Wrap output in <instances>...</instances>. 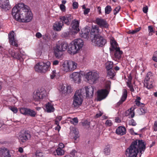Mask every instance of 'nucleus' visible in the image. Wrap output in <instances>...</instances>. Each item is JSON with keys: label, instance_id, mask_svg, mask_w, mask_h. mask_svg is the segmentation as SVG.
Here are the masks:
<instances>
[{"label": "nucleus", "instance_id": "64", "mask_svg": "<svg viewBox=\"0 0 157 157\" xmlns=\"http://www.w3.org/2000/svg\"><path fill=\"white\" fill-rule=\"evenodd\" d=\"M154 130L155 131H157V121L155 122L154 125Z\"/></svg>", "mask_w": 157, "mask_h": 157}, {"label": "nucleus", "instance_id": "35", "mask_svg": "<svg viewBox=\"0 0 157 157\" xmlns=\"http://www.w3.org/2000/svg\"><path fill=\"white\" fill-rule=\"evenodd\" d=\"M27 115L32 117H35L36 114V113L35 111L29 108V109Z\"/></svg>", "mask_w": 157, "mask_h": 157}, {"label": "nucleus", "instance_id": "9", "mask_svg": "<svg viewBox=\"0 0 157 157\" xmlns=\"http://www.w3.org/2000/svg\"><path fill=\"white\" fill-rule=\"evenodd\" d=\"M30 138V134L28 131H22L18 137L19 141L21 144L25 142Z\"/></svg>", "mask_w": 157, "mask_h": 157}, {"label": "nucleus", "instance_id": "22", "mask_svg": "<svg viewBox=\"0 0 157 157\" xmlns=\"http://www.w3.org/2000/svg\"><path fill=\"white\" fill-rule=\"evenodd\" d=\"M127 96V91L125 89L123 90V94L121 100L117 103V105L118 106L124 101Z\"/></svg>", "mask_w": 157, "mask_h": 157}, {"label": "nucleus", "instance_id": "51", "mask_svg": "<svg viewBox=\"0 0 157 157\" xmlns=\"http://www.w3.org/2000/svg\"><path fill=\"white\" fill-rule=\"evenodd\" d=\"M121 7L119 6L116 7L113 10V13L114 14H117L119 11L120 10Z\"/></svg>", "mask_w": 157, "mask_h": 157}, {"label": "nucleus", "instance_id": "36", "mask_svg": "<svg viewBox=\"0 0 157 157\" xmlns=\"http://www.w3.org/2000/svg\"><path fill=\"white\" fill-rule=\"evenodd\" d=\"M113 63L112 62H108L106 63V67L108 70L113 69Z\"/></svg>", "mask_w": 157, "mask_h": 157}, {"label": "nucleus", "instance_id": "50", "mask_svg": "<svg viewBox=\"0 0 157 157\" xmlns=\"http://www.w3.org/2000/svg\"><path fill=\"white\" fill-rule=\"evenodd\" d=\"M152 59L154 61L157 62V51L154 52Z\"/></svg>", "mask_w": 157, "mask_h": 157}, {"label": "nucleus", "instance_id": "18", "mask_svg": "<svg viewBox=\"0 0 157 157\" xmlns=\"http://www.w3.org/2000/svg\"><path fill=\"white\" fill-rule=\"evenodd\" d=\"M81 75L79 73L74 72L70 75V77L73 79L75 82L78 83L81 81Z\"/></svg>", "mask_w": 157, "mask_h": 157}, {"label": "nucleus", "instance_id": "32", "mask_svg": "<svg viewBox=\"0 0 157 157\" xmlns=\"http://www.w3.org/2000/svg\"><path fill=\"white\" fill-rule=\"evenodd\" d=\"M111 48H110V50L111 51H113L114 49L117 48H119L117 47V44L115 40H113L111 41Z\"/></svg>", "mask_w": 157, "mask_h": 157}, {"label": "nucleus", "instance_id": "42", "mask_svg": "<svg viewBox=\"0 0 157 157\" xmlns=\"http://www.w3.org/2000/svg\"><path fill=\"white\" fill-rule=\"evenodd\" d=\"M75 136L74 137V139L75 140V142H77L79 140V135L78 133V132L76 131V132L75 133Z\"/></svg>", "mask_w": 157, "mask_h": 157}, {"label": "nucleus", "instance_id": "7", "mask_svg": "<svg viewBox=\"0 0 157 157\" xmlns=\"http://www.w3.org/2000/svg\"><path fill=\"white\" fill-rule=\"evenodd\" d=\"M95 46L102 47L106 43V40L103 37L100 35H95L92 40Z\"/></svg>", "mask_w": 157, "mask_h": 157}, {"label": "nucleus", "instance_id": "55", "mask_svg": "<svg viewBox=\"0 0 157 157\" xmlns=\"http://www.w3.org/2000/svg\"><path fill=\"white\" fill-rule=\"evenodd\" d=\"M66 87L63 84L60 85L59 87V90L61 91H63L65 89Z\"/></svg>", "mask_w": 157, "mask_h": 157}, {"label": "nucleus", "instance_id": "52", "mask_svg": "<svg viewBox=\"0 0 157 157\" xmlns=\"http://www.w3.org/2000/svg\"><path fill=\"white\" fill-rule=\"evenodd\" d=\"M105 124L108 126H110L112 125V123L110 120H108L106 121Z\"/></svg>", "mask_w": 157, "mask_h": 157}, {"label": "nucleus", "instance_id": "44", "mask_svg": "<svg viewBox=\"0 0 157 157\" xmlns=\"http://www.w3.org/2000/svg\"><path fill=\"white\" fill-rule=\"evenodd\" d=\"M141 29L140 27H139L138 28L135 29L134 30L129 31V33L132 34H134L137 32H139Z\"/></svg>", "mask_w": 157, "mask_h": 157}, {"label": "nucleus", "instance_id": "12", "mask_svg": "<svg viewBox=\"0 0 157 157\" xmlns=\"http://www.w3.org/2000/svg\"><path fill=\"white\" fill-rule=\"evenodd\" d=\"M15 33L14 32L12 31L9 34V39L10 44L15 46L16 47H17L18 46L17 40L15 39Z\"/></svg>", "mask_w": 157, "mask_h": 157}, {"label": "nucleus", "instance_id": "63", "mask_svg": "<svg viewBox=\"0 0 157 157\" xmlns=\"http://www.w3.org/2000/svg\"><path fill=\"white\" fill-rule=\"evenodd\" d=\"M90 9L89 8L86 9L84 11V14H87L90 11Z\"/></svg>", "mask_w": 157, "mask_h": 157}, {"label": "nucleus", "instance_id": "26", "mask_svg": "<svg viewBox=\"0 0 157 157\" xmlns=\"http://www.w3.org/2000/svg\"><path fill=\"white\" fill-rule=\"evenodd\" d=\"M70 71H73L76 69L78 67L77 63L74 61L69 60Z\"/></svg>", "mask_w": 157, "mask_h": 157}, {"label": "nucleus", "instance_id": "24", "mask_svg": "<svg viewBox=\"0 0 157 157\" xmlns=\"http://www.w3.org/2000/svg\"><path fill=\"white\" fill-rule=\"evenodd\" d=\"M63 24L59 21L56 22L53 25V29L57 31H59L61 30Z\"/></svg>", "mask_w": 157, "mask_h": 157}, {"label": "nucleus", "instance_id": "56", "mask_svg": "<svg viewBox=\"0 0 157 157\" xmlns=\"http://www.w3.org/2000/svg\"><path fill=\"white\" fill-rule=\"evenodd\" d=\"M140 110L142 113L144 114L147 112L146 109L145 107H142L140 109Z\"/></svg>", "mask_w": 157, "mask_h": 157}, {"label": "nucleus", "instance_id": "60", "mask_svg": "<svg viewBox=\"0 0 157 157\" xmlns=\"http://www.w3.org/2000/svg\"><path fill=\"white\" fill-rule=\"evenodd\" d=\"M148 10V8L147 6H146L143 8V11L144 13H147Z\"/></svg>", "mask_w": 157, "mask_h": 157}, {"label": "nucleus", "instance_id": "28", "mask_svg": "<svg viewBox=\"0 0 157 157\" xmlns=\"http://www.w3.org/2000/svg\"><path fill=\"white\" fill-rule=\"evenodd\" d=\"M99 32L98 27L96 25H93L90 32L91 35H93L94 36L95 35H99L98 33Z\"/></svg>", "mask_w": 157, "mask_h": 157}, {"label": "nucleus", "instance_id": "2", "mask_svg": "<svg viewBox=\"0 0 157 157\" xmlns=\"http://www.w3.org/2000/svg\"><path fill=\"white\" fill-rule=\"evenodd\" d=\"M146 149L144 141L136 140L132 142L130 146L126 151L127 157H136L138 153L142 154Z\"/></svg>", "mask_w": 157, "mask_h": 157}, {"label": "nucleus", "instance_id": "14", "mask_svg": "<svg viewBox=\"0 0 157 157\" xmlns=\"http://www.w3.org/2000/svg\"><path fill=\"white\" fill-rule=\"evenodd\" d=\"M79 22L76 19L72 20L71 23V29L73 32L77 33L79 31Z\"/></svg>", "mask_w": 157, "mask_h": 157}, {"label": "nucleus", "instance_id": "47", "mask_svg": "<svg viewBox=\"0 0 157 157\" xmlns=\"http://www.w3.org/2000/svg\"><path fill=\"white\" fill-rule=\"evenodd\" d=\"M9 109L13 112L14 113H17L18 111L17 108L16 107L9 106Z\"/></svg>", "mask_w": 157, "mask_h": 157}, {"label": "nucleus", "instance_id": "13", "mask_svg": "<svg viewBox=\"0 0 157 157\" xmlns=\"http://www.w3.org/2000/svg\"><path fill=\"white\" fill-rule=\"evenodd\" d=\"M73 19V16L70 14H67L60 17V19L62 21V22L67 25H69L70 24L71 21Z\"/></svg>", "mask_w": 157, "mask_h": 157}, {"label": "nucleus", "instance_id": "10", "mask_svg": "<svg viewBox=\"0 0 157 157\" xmlns=\"http://www.w3.org/2000/svg\"><path fill=\"white\" fill-rule=\"evenodd\" d=\"M153 80L152 78L151 74L150 72L147 73L144 81V85L148 89H150L153 87Z\"/></svg>", "mask_w": 157, "mask_h": 157}, {"label": "nucleus", "instance_id": "15", "mask_svg": "<svg viewBox=\"0 0 157 157\" xmlns=\"http://www.w3.org/2000/svg\"><path fill=\"white\" fill-rule=\"evenodd\" d=\"M86 97L91 98L94 95V88L92 86H87L85 87Z\"/></svg>", "mask_w": 157, "mask_h": 157}, {"label": "nucleus", "instance_id": "40", "mask_svg": "<svg viewBox=\"0 0 157 157\" xmlns=\"http://www.w3.org/2000/svg\"><path fill=\"white\" fill-rule=\"evenodd\" d=\"M110 86H111V82L109 81H107L105 85V89L106 90L108 91L109 93V91L110 89Z\"/></svg>", "mask_w": 157, "mask_h": 157}, {"label": "nucleus", "instance_id": "41", "mask_svg": "<svg viewBox=\"0 0 157 157\" xmlns=\"http://www.w3.org/2000/svg\"><path fill=\"white\" fill-rule=\"evenodd\" d=\"M148 30L149 32L148 35L150 36H151L152 35V33H154V31L153 30V28L151 25L148 26Z\"/></svg>", "mask_w": 157, "mask_h": 157}, {"label": "nucleus", "instance_id": "17", "mask_svg": "<svg viewBox=\"0 0 157 157\" xmlns=\"http://www.w3.org/2000/svg\"><path fill=\"white\" fill-rule=\"evenodd\" d=\"M0 7L5 10H8L11 8L9 0H0Z\"/></svg>", "mask_w": 157, "mask_h": 157}, {"label": "nucleus", "instance_id": "53", "mask_svg": "<svg viewBox=\"0 0 157 157\" xmlns=\"http://www.w3.org/2000/svg\"><path fill=\"white\" fill-rule=\"evenodd\" d=\"M73 8L74 9H77L78 7V4L77 2H74L72 5Z\"/></svg>", "mask_w": 157, "mask_h": 157}, {"label": "nucleus", "instance_id": "19", "mask_svg": "<svg viewBox=\"0 0 157 157\" xmlns=\"http://www.w3.org/2000/svg\"><path fill=\"white\" fill-rule=\"evenodd\" d=\"M9 151L5 148H0V157H11Z\"/></svg>", "mask_w": 157, "mask_h": 157}, {"label": "nucleus", "instance_id": "20", "mask_svg": "<svg viewBox=\"0 0 157 157\" xmlns=\"http://www.w3.org/2000/svg\"><path fill=\"white\" fill-rule=\"evenodd\" d=\"M74 43L79 50L82 48L84 44L83 40L80 38L75 39Z\"/></svg>", "mask_w": 157, "mask_h": 157}, {"label": "nucleus", "instance_id": "57", "mask_svg": "<svg viewBox=\"0 0 157 157\" xmlns=\"http://www.w3.org/2000/svg\"><path fill=\"white\" fill-rule=\"evenodd\" d=\"M136 102V104L137 105L140 106L142 107L144 106V104L141 103H140V101H135Z\"/></svg>", "mask_w": 157, "mask_h": 157}, {"label": "nucleus", "instance_id": "3", "mask_svg": "<svg viewBox=\"0 0 157 157\" xmlns=\"http://www.w3.org/2000/svg\"><path fill=\"white\" fill-rule=\"evenodd\" d=\"M68 46L67 43L65 42H63L60 44H57L54 48L55 56L58 58H60L63 54V52L66 50Z\"/></svg>", "mask_w": 157, "mask_h": 157}, {"label": "nucleus", "instance_id": "6", "mask_svg": "<svg viewBox=\"0 0 157 157\" xmlns=\"http://www.w3.org/2000/svg\"><path fill=\"white\" fill-rule=\"evenodd\" d=\"M99 77L98 73L97 71H90L85 75L88 82L90 84L95 83L98 80Z\"/></svg>", "mask_w": 157, "mask_h": 157}, {"label": "nucleus", "instance_id": "48", "mask_svg": "<svg viewBox=\"0 0 157 157\" xmlns=\"http://www.w3.org/2000/svg\"><path fill=\"white\" fill-rule=\"evenodd\" d=\"M128 124L129 125L135 126L136 125V123L135 122V121L132 119L129 121Z\"/></svg>", "mask_w": 157, "mask_h": 157}, {"label": "nucleus", "instance_id": "31", "mask_svg": "<svg viewBox=\"0 0 157 157\" xmlns=\"http://www.w3.org/2000/svg\"><path fill=\"white\" fill-rule=\"evenodd\" d=\"M46 110L47 112L50 113L53 112L54 110V108L51 103H48L46 105Z\"/></svg>", "mask_w": 157, "mask_h": 157}, {"label": "nucleus", "instance_id": "61", "mask_svg": "<svg viewBox=\"0 0 157 157\" xmlns=\"http://www.w3.org/2000/svg\"><path fill=\"white\" fill-rule=\"evenodd\" d=\"M60 8L62 11H65L66 7L64 5L61 4L60 6Z\"/></svg>", "mask_w": 157, "mask_h": 157}, {"label": "nucleus", "instance_id": "4", "mask_svg": "<svg viewBox=\"0 0 157 157\" xmlns=\"http://www.w3.org/2000/svg\"><path fill=\"white\" fill-rule=\"evenodd\" d=\"M84 90L82 89L76 91L73 97L72 104L74 107H78L82 104L83 101L82 92Z\"/></svg>", "mask_w": 157, "mask_h": 157}, {"label": "nucleus", "instance_id": "1", "mask_svg": "<svg viewBox=\"0 0 157 157\" xmlns=\"http://www.w3.org/2000/svg\"><path fill=\"white\" fill-rule=\"evenodd\" d=\"M12 14L15 19L20 22H28L33 18L29 7L24 3L16 5L12 10Z\"/></svg>", "mask_w": 157, "mask_h": 157}, {"label": "nucleus", "instance_id": "23", "mask_svg": "<svg viewBox=\"0 0 157 157\" xmlns=\"http://www.w3.org/2000/svg\"><path fill=\"white\" fill-rule=\"evenodd\" d=\"M78 50V49L74 43L73 44H71L70 45L68 52L69 53L71 54L74 55L77 53V51Z\"/></svg>", "mask_w": 157, "mask_h": 157}, {"label": "nucleus", "instance_id": "5", "mask_svg": "<svg viewBox=\"0 0 157 157\" xmlns=\"http://www.w3.org/2000/svg\"><path fill=\"white\" fill-rule=\"evenodd\" d=\"M51 63L48 61L46 63L39 62L34 67L36 71L40 73H45L49 71L50 68Z\"/></svg>", "mask_w": 157, "mask_h": 157}, {"label": "nucleus", "instance_id": "59", "mask_svg": "<svg viewBox=\"0 0 157 157\" xmlns=\"http://www.w3.org/2000/svg\"><path fill=\"white\" fill-rule=\"evenodd\" d=\"M9 52V54H10L12 57H13L15 52L13 50H10Z\"/></svg>", "mask_w": 157, "mask_h": 157}, {"label": "nucleus", "instance_id": "46", "mask_svg": "<svg viewBox=\"0 0 157 157\" xmlns=\"http://www.w3.org/2000/svg\"><path fill=\"white\" fill-rule=\"evenodd\" d=\"M78 120L77 117H75L72 119L71 120V123L74 125H76L78 123Z\"/></svg>", "mask_w": 157, "mask_h": 157}, {"label": "nucleus", "instance_id": "54", "mask_svg": "<svg viewBox=\"0 0 157 157\" xmlns=\"http://www.w3.org/2000/svg\"><path fill=\"white\" fill-rule=\"evenodd\" d=\"M56 71H52V72L50 75V77L52 79H53L55 77V76L56 75Z\"/></svg>", "mask_w": 157, "mask_h": 157}, {"label": "nucleus", "instance_id": "62", "mask_svg": "<svg viewBox=\"0 0 157 157\" xmlns=\"http://www.w3.org/2000/svg\"><path fill=\"white\" fill-rule=\"evenodd\" d=\"M42 154L41 152H37L35 154V157H42Z\"/></svg>", "mask_w": 157, "mask_h": 157}, {"label": "nucleus", "instance_id": "39", "mask_svg": "<svg viewBox=\"0 0 157 157\" xmlns=\"http://www.w3.org/2000/svg\"><path fill=\"white\" fill-rule=\"evenodd\" d=\"M112 10L111 6H107L105 8V12L106 14H109Z\"/></svg>", "mask_w": 157, "mask_h": 157}, {"label": "nucleus", "instance_id": "30", "mask_svg": "<svg viewBox=\"0 0 157 157\" xmlns=\"http://www.w3.org/2000/svg\"><path fill=\"white\" fill-rule=\"evenodd\" d=\"M132 79V77L131 76H130L128 77V82H127V85L131 91L134 92V90L131 83Z\"/></svg>", "mask_w": 157, "mask_h": 157}, {"label": "nucleus", "instance_id": "21", "mask_svg": "<svg viewBox=\"0 0 157 157\" xmlns=\"http://www.w3.org/2000/svg\"><path fill=\"white\" fill-rule=\"evenodd\" d=\"M90 30L86 28H84L82 29L80 33V36L82 37L87 39L89 37V33Z\"/></svg>", "mask_w": 157, "mask_h": 157}, {"label": "nucleus", "instance_id": "45", "mask_svg": "<svg viewBox=\"0 0 157 157\" xmlns=\"http://www.w3.org/2000/svg\"><path fill=\"white\" fill-rule=\"evenodd\" d=\"M127 112L128 113V115L131 117V118H133L134 116V112L133 110H132L131 109H128Z\"/></svg>", "mask_w": 157, "mask_h": 157}, {"label": "nucleus", "instance_id": "29", "mask_svg": "<svg viewBox=\"0 0 157 157\" xmlns=\"http://www.w3.org/2000/svg\"><path fill=\"white\" fill-rule=\"evenodd\" d=\"M114 50H115L114 53L115 58L117 59H120L121 57L122 52L120 50L119 48H117L114 49Z\"/></svg>", "mask_w": 157, "mask_h": 157}, {"label": "nucleus", "instance_id": "16", "mask_svg": "<svg viewBox=\"0 0 157 157\" xmlns=\"http://www.w3.org/2000/svg\"><path fill=\"white\" fill-rule=\"evenodd\" d=\"M95 21L96 23L100 27L108 28L109 27V25L105 20L100 18H97Z\"/></svg>", "mask_w": 157, "mask_h": 157}, {"label": "nucleus", "instance_id": "8", "mask_svg": "<svg viewBox=\"0 0 157 157\" xmlns=\"http://www.w3.org/2000/svg\"><path fill=\"white\" fill-rule=\"evenodd\" d=\"M46 91L44 89L37 90L34 93L33 96L34 99L36 101H40L45 98L46 95Z\"/></svg>", "mask_w": 157, "mask_h": 157}, {"label": "nucleus", "instance_id": "11", "mask_svg": "<svg viewBox=\"0 0 157 157\" xmlns=\"http://www.w3.org/2000/svg\"><path fill=\"white\" fill-rule=\"evenodd\" d=\"M97 94L98 100L99 101H101L106 98L109 92L105 89H101L97 91Z\"/></svg>", "mask_w": 157, "mask_h": 157}, {"label": "nucleus", "instance_id": "33", "mask_svg": "<svg viewBox=\"0 0 157 157\" xmlns=\"http://www.w3.org/2000/svg\"><path fill=\"white\" fill-rule=\"evenodd\" d=\"M116 75V72L113 69L107 71V76L112 78Z\"/></svg>", "mask_w": 157, "mask_h": 157}, {"label": "nucleus", "instance_id": "37", "mask_svg": "<svg viewBox=\"0 0 157 157\" xmlns=\"http://www.w3.org/2000/svg\"><path fill=\"white\" fill-rule=\"evenodd\" d=\"M56 151L57 155H62L64 153V151L63 150L60 149L59 148H58L56 150Z\"/></svg>", "mask_w": 157, "mask_h": 157}, {"label": "nucleus", "instance_id": "34", "mask_svg": "<svg viewBox=\"0 0 157 157\" xmlns=\"http://www.w3.org/2000/svg\"><path fill=\"white\" fill-rule=\"evenodd\" d=\"M29 108L25 107H21L20 109V113L25 115H27L28 113Z\"/></svg>", "mask_w": 157, "mask_h": 157}, {"label": "nucleus", "instance_id": "49", "mask_svg": "<svg viewBox=\"0 0 157 157\" xmlns=\"http://www.w3.org/2000/svg\"><path fill=\"white\" fill-rule=\"evenodd\" d=\"M69 36V33L68 32L63 33L62 34V37L67 38Z\"/></svg>", "mask_w": 157, "mask_h": 157}, {"label": "nucleus", "instance_id": "58", "mask_svg": "<svg viewBox=\"0 0 157 157\" xmlns=\"http://www.w3.org/2000/svg\"><path fill=\"white\" fill-rule=\"evenodd\" d=\"M59 121H57L55 119V123L56 124L57 126V130L58 131H59L60 129V127L59 125Z\"/></svg>", "mask_w": 157, "mask_h": 157}, {"label": "nucleus", "instance_id": "25", "mask_svg": "<svg viewBox=\"0 0 157 157\" xmlns=\"http://www.w3.org/2000/svg\"><path fill=\"white\" fill-rule=\"evenodd\" d=\"M126 130L124 127L120 126L117 128L116 132L117 134L123 135L125 134Z\"/></svg>", "mask_w": 157, "mask_h": 157}, {"label": "nucleus", "instance_id": "27", "mask_svg": "<svg viewBox=\"0 0 157 157\" xmlns=\"http://www.w3.org/2000/svg\"><path fill=\"white\" fill-rule=\"evenodd\" d=\"M69 64V60H66L63 62L62 65V69L63 71L66 72L70 71V67Z\"/></svg>", "mask_w": 157, "mask_h": 157}, {"label": "nucleus", "instance_id": "43", "mask_svg": "<svg viewBox=\"0 0 157 157\" xmlns=\"http://www.w3.org/2000/svg\"><path fill=\"white\" fill-rule=\"evenodd\" d=\"M20 52H15L13 57L18 59H20L21 57Z\"/></svg>", "mask_w": 157, "mask_h": 157}, {"label": "nucleus", "instance_id": "38", "mask_svg": "<svg viewBox=\"0 0 157 157\" xmlns=\"http://www.w3.org/2000/svg\"><path fill=\"white\" fill-rule=\"evenodd\" d=\"M110 148L109 146H107L104 149V152L106 155H109L110 154Z\"/></svg>", "mask_w": 157, "mask_h": 157}]
</instances>
